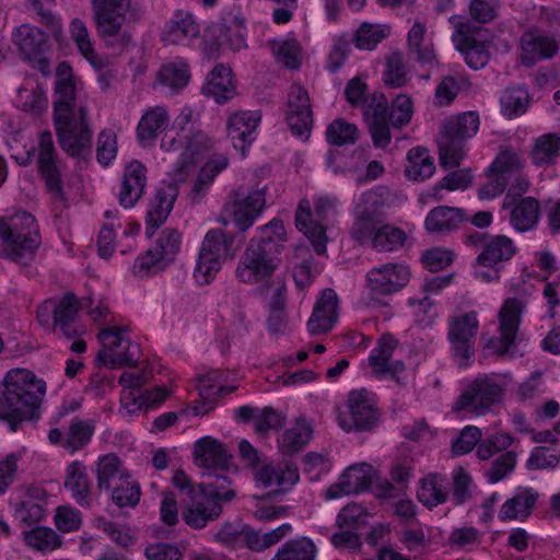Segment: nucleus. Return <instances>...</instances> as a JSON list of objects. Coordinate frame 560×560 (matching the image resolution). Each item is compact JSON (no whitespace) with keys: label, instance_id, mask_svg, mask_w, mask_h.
Here are the masks:
<instances>
[{"label":"nucleus","instance_id":"338daca9","mask_svg":"<svg viewBox=\"0 0 560 560\" xmlns=\"http://www.w3.org/2000/svg\"><path fill=\"white\" fill-rule=\"evenodd\" d=\"M517 454L514 451H506L495 458L491 467L486 471L490 483H497L508 477L515 468Z\"/></svg>","mask_w":560,"mask_h":560},{"label":"nucleus","instance_id":"3c124183","mask_svg":"<svg viewBox=\"0 0 560 560\" xmlns=\"http://www.w3.org/2000/svg\"><path fill=\"white\" fill-rule=\"evenodd\" d=\"M406 233L400 228L383 222L378 228L372 247L377 252H393L402 247L406 242Z\"/></svg>","mask_w":560,"mask_h":560},{"label":"nucleus","instance_id":"774afa93","mask_svg":"<svg viewBox=\"0 0 560 560\" xmlns=\"http://www.w3.org/2000/svg\"><path fill=\"white\" fill-rule=\"evenodd\" d=\"M272 50L277 56L278 62L285 68L298 69L301 66L300 45L294 39H288L280 43H273Z\"/></svg>","mask_w":560,"mask_h":560},{"label":"nucleus","instance_id":"e433bc0d","mask_svg":"<svg viewBox=\"0 0 560 560\" xmlns=\"http://www.w3.org/2000/svg\"><path fill=\"white\" fill-rule=\"evenodd\" d=\"M465 220V211L462 208L439 206L432 209L424 221L428 232L447 234L457 230Z\"/></svg>","mask_w":560,"mask_h":560},{"label":"nucleus","instance_id":"5701e85b","mask_svg":"<svg viewBox=\"0 0 560 560\" xmlns=\"http://www.w3.org/2000/svg\"><path fill=\"white\" fill-rule=\"evenodd\" d=\"M450 22L455 28L453 39L457 40L458 47L464 50L467 65L475 70L483 68L489 61V52L482 43H478L469 36L470 23L463 21L458 15L451 16Z\"/></svg>","mask_w":560,"mask_h":560},{"label":"nucleus","instance_id":"39448f33","mask_svg":"<svg viewBox=\"0 0 560 560\" xmlns=\"http://www.w3.org/2000/svg\"><path fill=\"white\" fill-rule=\"evenodd\" d=\"M39 245V230L31 213L19 211L0 218V257L27 265Z\"/></svg>","mask_w":560,"mask_h":560},{"label":"nucleus","instance_id":"13d9d810","mask_svg":"<svg viewBox=\"0 0 560 560\" xmlns=\"http://www.w3.org/2000/svg\"><path fill=\"white\" fill-rule=\"evenodd\" d=\"M373 468L366 463L354 464L348 467L341 477L346 481V487L352 493H359L366 490L371 486Z\"/></svg>","mask_w":560,"mask_h":560},{"label":"nucleus","instance_id":"de8ad7c7","mask_svg":"<svg viewBox=\"0 0 560 560\" xmlns=\"http://www.w3.org/2000/svg\"><path fill=\"white\" fill-rule=\"evenodd\" d=\"M70 36L80 54L96 69L104 67V60L94 49L88 27L80 19H73L70 24Z\"/></svg>","mask_w":560,"mask_h":560},{"label":"nucleus","instance_id":"e2e57ef3","mask_svg":"<svg viewBox=\"0 0 560 560\" xmlns=\"http://www.w3.org/2000/svg\"><path fill=\"white\" fill-rule=\"evenodd\" d=\"M25 541L39 551H51L61 545L60 536L48 527L33 528L26 534Z\"/></svg>","mask_w":560,"mask_h":560},{"label":"nucleus","instance_id":"6e6d98bb","mask_svg":"<svg viewBox=\"0 0 560 560\" xmlns=\"http://www.w3.org/2000/svg\"><path fill=\"white\" fill-rule=\"evenodd\" d=\"M528 98V93L523 88L506 89L500 98L502 114L508 118L524 114L527 109Z\"/></svg>","mask_w":560,"mask_h":560},{"label":"nucleus","instance_id":"ea45409f","mask_svg":"<svg viewBox=\"0 0 560 560\" xmlns=\"http://www.w3.org/2000/svg\"><path fill=\"white\" fill-rule=\"evenodd\" d=\"M450 495V482L440 474H429L421 479L418 489V500L429 509L435 508L447 501Z\"/></svg>","mask_w":560,"mask_h":560},{"label":"nucleus","instance_id":"6ab92c4d","mask_svg":"<svg viewBox=\"0 0 560 560\" xmlns=\"http://www.w3.org/2000/svg\"><path fill=\"white\" fill-rule=\"evenodd\" d=\"M37 165L49 194L62 200L61 165L49 130L39 133Z\"/></svg>","mask_w":560,"mask_h":560},{"label":"nucleus","instance_id":"69168bd1","mask_svg":"<svg viewBox=\"0 0 560 560\" xmlns=\"http://www.w3.org/2000/svg\"><path fill=\"white\" fill-rule=\"evenodd\" d=\"M514 439L508 433H495L492 434L481 442L477 446V456L481 460H487L494 454L506 451L513 443Z\"/></svg>","mask_w":560,"mask_h":560},{"label":"nucleus","instance_id":"9b49d317","mask_svg":"<svg viewBox=\"0 0 560 560\" xmlns=\"http://www.w3.org/2000/svg\"><path fill=\"white\" fill-rule=\"evenodd\" d=\"M266 190L267 186L260 183L252 187L242 185L234 188L224 203V217L230 219L240 231H246L265 208Z\"/></svg>","mask_w":560,"mask_h":560},{"label":"nucleus","instance_id":"bb28decb","mask_svg":"<svg viewBox=\"0 0 560 560\" xmlns=\"http://www.w3.org/2000/svg\"><path fill=\"white\" fill-rule=\"evenodd\" d=\"M338 296L332 289H325L316 301L312 316L307 322L312 335L329 331L338 318Z\"/></svg>","mask_w":560,"mask_h":560},{"label":"nucleus","instance_id":"c85d7f7f","mask_svg":"<svg viewBox=\"0 0 560 560\" xmlns=\"http://www.w3.org/2000/svg\"><path fill=\"white\" fill-rule=\"evenodd\" d=\"M177 196L178 188L175 184L164 185L156 190L149 202L147 212V233L149 236L166 221Z\"/></svg>","mask_w":560,"mask_h":560},{"label":"nucleus","instance_id":"a211bd4d","mask_svg":"<svg viewBox=\"0 0 560 560\" xmlns=\"http://www.w3.org/2000/svg\"><path fill=\"white\" fill-rule=\"evenodd\" d=\"M524 307V303L517 299L504 301L499 312V336L490 337L486 348L495 354L503 355L515 346Z\"/></svg>","mask_w":560,"mask_h":560},{"label":"nucleus","instance_id":"0eeeda50","mask_svg":"<svg viewBox=\"0 0 560 560\" xmlns=\"http://www.w3.org/2000/svg\"><path fill=\"white\" fill-rule=\"evenodd\" d=\"M464 237L466 245L479 252L475 262L476 275L487 282L498 280L502 265L516 254L513 241L505 235L472 231Z\"/></svg>","mask_w":560,"mask_h":560},{"label":"nucleus","instance_id":"393cba45","mask_svg":"<svg viewBox=\"0 0 560 560\" xmlns=\"http://www.w3.org/2000/svg\"><path fill=\"white\" fill-rule=\"evenodd\" d=\"M260 120L261 114L258 110H241L229 116L226 129L235 149L245 152L255 140L254 132Z\"/></svg>","mask_w":560,"mask_h":560},{"label":"nucleus","instance_id":"4be33fe9","mask_svg":"<svg viewBox=\"0 0 560 560\" xmlns=\"http://www.w3.org/2000/svg\"><path fill=\"white\" fill-rule=\"evenodd\" d=\"M259 296L268 301L269 316L268 329L271 334H283L287 327V314L284 311L287 301V287L282 279L270 283L260 284L257 288Z\"/></svg>","mask_w":560,"mask_h":560},{"label":"nucleus","instance_id":"412c9836","mask_svg":"<svg viewBox=\"0 0 560 560\" xmlns=\"http://www.w3.org/2000/svg\"><path fill=\"white\" fill-rule=\"evenodd\" d=\"M285 119L294 136L308 138L313 113L308 92L300 84H293L289 91Z\"/></svg>","mask_w":560,"mask_h":560},{"label":"nucleus","instance_id":"f704fd0d","mask_svg":"<svg viewBox=\"0 0 560 560\" xmlns=\"http://www.w3.org/2000/svg\"><path fill=\"white\" fill-rule=\"evenodd\" d=\"M91 487L86 467L80 462L71 463L67 468L65 488L82 508L92 504Z\"/></svg>","mask_w":560,"mask_h":560},{"label":"nucleus","instance_id":"20e7f679","mask_svg":"<svg viewBox=\"0 0 560 560\" xmlns=\"http://www.w3.org/2000/svg\"><path fill=\"white\" fill-rule=\"evenodd\" d=\"M198 485L199 492L183 512L185 523L196 529L217 520L222 513V504L231 502L236 495L232 480L223 471H208Z\"/></svg>","mask_w":560,"mask_h":560},{"label":"nucleus","instance_id":"72a5a7b5","mask_svg":"<svg viewBox=\"0 0 560 560\" xmlns=\"http://www.w3.org/2000/svg\"><path fill=\"white\" fill-rule=\"evenodd\" d=\"M539 492L529 487H520L512 498L501 506L499 517L501 521H525L534 511L539 499Z\"/></svg>","mask_w":560,"mask_h":560},{"label":"nucleus","instance_id":"58836bf2","mask_svg":"<svg viewBox=\"0 0 560 560\" xmlns=\"http://www.w3.org/2000/svg\"><path fill=\"white\" fill-rule=\"evenodd\" d=\"M13 42L24 59H34L47 48V35L36 26L23 24L13 33Z\"/></svg>","mask_w":560,"mask_h":560},{"label":"nucleus","instance_id":"b1692460","mask_svg":"<svg viewBox=\"0 0 560 560\" xmlns=\"http://www.w3.org/2000/svg\"><path fill=\"white\" fill-rule=\"evenodd\" d=\"M147 186V167L135 160L124 170L119 191V205L126 209L132 208L143 196Z\"/></svg>","mask_w":560,"mask_h":560},{"label":"nucleus","instance_id":"9d476101","mask_svg":"<svg viewBox=\"0 0 560 560\" xmlns=\"http://www.w3.org/2000/svg\"><path fill=\"white\" fill-rule=\"evenodd\" d=\"M152 378L149 370L139 372H124L118 383L122 386L120 404L122 409L135 415L141 410L158 407L168 397V390L164 386H156L153 389H143L142 386Z\"/></svg>","mask_w":560,"mask_h":560},{"label":"nucleus","instance_id":"ddd939ff","mask_svg":"<svg viewBox=\"0 0 560 560\" xmlns=\"http://www.w3.org/2000/svg\"><path fill=\"white\" fill-rule=\"evenodd\" d=\"M337 200L329 197H320L314 205V213L311 211L310 202L302 200L295 212L296 228L307 236L318 255L326 253V228L323 222L329 213L336 210Z\"/></svg>","mask_w":560,"mask_h":560},{"label":"nucleus","instance_id":"f03ea898","mask_svg":"<svg viewBox=\"0 0 560 560\" xmlns=\"http://www.w3.org/2000/svg\"><path fill=\"white\" fill-rule=\"evenodd\" d=\"M46 395V383L26 369H12L0 385V421L11 432L42 417L40 407Z\"/></svg>","mask_w":560,"mask_h":560},{"label":"nucleus","instance_id":"6e6552de","mask_svg":"<svg viewBox=\"0 0 560 560\" xmlns=\"http://www.w3.org/2000/svg\"><path fill=\"white\" fill-rule=\"evenodd\" d=\"M280 260L277 245L252 238L238 259L235 277L245 284L270 283L280 279L272 277Z\"/></svg>","mask_w":560,"mask_h":560},{"label":"nucleus","instance_id":"7c9ffc66","mask_svg":"<svg viewBox=\"0 0 560 560\" xmlns=\"http://www.w3.org/2000/svg\"><path fill=\"white\" fill-rule=\"evenodd\" d=\"M195 464L207 470L225 471L229 467L230 456L218 440L206 436L198 440L194 448Z\"/></svg>","mask_w":560,"mask_h":560},{"label":"nucleus","instance_id":"4468645a","mask_svg":"<svg viewBox=\"0 0 560 560\" xmlns=\"http://www.w3.org/2000/svg\"><path fill=\"white\" fill-rule=\"evenodd\" d=\"M353 217L350 230L351 238L359 245L372 243L378 228L386 221L381 196L373 190L363 192L355 206Z\"/></svg>","mask_w":560,"mask_h":560},{"label":"nucleus","instance_id":"dca6fc26","mask_svg":"<svg viewBox=\"0 0 560 560\" xmlns=\"http://www.w3.org/2000/svg\"><path fill=\"white\" fill-rule=\"evenodd\" d=\"M98 339L104 349L98 352V361L110 368L133 366L139 360L140 348L129 338L125 337L119 327H107L100 331Z\"/></svg>","mask_w":560,"mask_h":560},{"label":"nucleus","instance_id":"4d7b16f0","mask_svg":"<svg viewBox=\"0 0 560 560\" xmlns=\"http://www.w3.org/2000/svg\"><path fill=\"white\" fill-rule=\"evenodd\" d=\"M180 248V234L174 229L162 231L154 248L149 249V254H156L159 259H163L167 265L174 260Z\"/></svg>","mask_w":560,"mask_h":560},{"label":"nucleus","instance_id":"a878e982","mask_svg":"<svg viewBox=\"0 0 560 560\" xmlns=\"http://www.w3.org/2000/svg\"><path fill=\"white\" fill-rule=\"evenodd\" d=\"M348 404L351 422L340 421V425L347 431L352 429L357 431L371 429L376 421V410L370 393L365 389L352 390L349 394Z\"/></svg>","mask_w":560,"mask_h":560},{"label":"nucleus","instance_id":"bf43d9fd","mask_svg":"<svg viewBox=\"0 0 560 560\" xmlns=\"http://www.w3.org/2000/svg\"><path fill=\"white\" fill-rule=\"evenodd\" d=\"M326 138L330 144L338 147L353 144L359 138V129L354 124L336 119L328 126Z\"/></svg>","mask_w":560,"mask_h":560},{"label":"nucleus","instance_id":"8fccbe9b","mask_svg":"<svg viewBox=\"0 0 560 560\" xmlns=\"http://www.w3.org/2000/svg\"><path fill=\"white\" fill-rule=\"evenodd\" d=\"M235 386H217L211 383L210 377H203L199 381L198 389L200 400L194 406L195 416L207 415L215 406V398L232 393Z\"/></svg>","mask_w":560,"mask_h":560},{"label":"nucleus","instance_id":"49530a36","mask_svg":"<svg viewBox=\"0 0 560 560\" xmlns=\"http://www.w3.org/2000/svg\"><path fill=\"white\" fill-rule=\"evenodd\" d=\"M409 164L405 175L411 180L422 182L431 177L435 171L434 160L425 148H413L407 154Z\"/></svg>","mask_w":560,"mask_h":560},{"label":"nucleus","instance_id":"f3484780","mask_svg":"<svg viewBox=\"0 0 560 560\" xmlns=\"http://www.w3.org/2000/svg\"><path fill=\"white\" fill-rule=\"evenodd\" d=\"M505 392V385L492 376L475 378L458 397L455 409L468 410L477 416L485 415L492 406L500 402Z\"/></svg>","mask_w":560,"mask_h":560},{"label":"nucleus","instance_id":"1a4fd4ad","mask_svg":"<svg viewBox=\"0 0 560 560\" xmlns=\"http://www.w3.org/2000/svg\"><path fill=\"white\" fill-rule=\"evenodd\" d=\"M479 116L475 112L464 113L447 120L439 137L440 164L443 168H455L463 160L464 142L476 135Z\"/></svg>","mask_w":560,"mask_h":560},{"label":"nucleus","instance_id":"473e14b6","mask_svg":"<svg viewBox=\"0 0 560 560\" xmlns=\"http://www.w3.org/2000/svg\"><path fill=\"white\" fill-rule=\"evenodd\" d=\"M170 115L164 106L148 108L137 126V138L141 145L151 147L170 125Z\"/></svg>","mask_w":560,"mask_h":560},{"label":"nucleus","instance_id":"680f3d73","mask_svg":"<svg viewBox=\"0 0 560 560\" xmlns=\"http://www.w3.org/2000/svg\"><path fill=\"white\" fill-rule=\"evenodd\" d=\"M384 83L388 88H401L408 82V75L401 52H392L386 59V69L383 73Z\"/></svg>","mask_w":560,"mask_h":560},{"label":"nucleus","instance_id":"09e8293b","mask_svg":"<svg viewBox=\"0 0 560 560\" xmlns=\"http://www.w3.org/2000/svg\"><path fill=\"white\" fill-rule=\"evenodd\" d=\"M317 548L308 537H299L284 542L271 560H315Z\"/></svg>","mask_w":560,"mask_h":560},{"label":"nucleus","instance_id":"864d4df0","mask_svg":"<svg viewBox=\"0 0 560 560\" xmlns=\"http://www.w3.org/2000/svg\"><path fill=\"white\" fill-rule=\"evenodd\" d=\"M18 106L26 113L39 114L47 109L48 101L39 85L22 86L18 91Z\"/></svg>","mask_w":560,"mask_h":560},{"label":"nucleus","instance_id":"c756f323","mask_svg":"<svg viewBox=\"0 0 560 560\" xmlns=\"http://www.w3.org/2000/svg\"><path fill=\"white\" fill-rule=\"evenodd\" d=\"M200 28L192 14L176 11L166 22L161 38L166 44L185 45L199 36Z\"/></svg>","mask_w":560,"mask_h":560},{"label":"nucleus","instance_id":"a19ab883","mask_svg":"<svg viewBox=\"0 0 560 560\" xmlns=\"http://www.w3.org/2000/svg\"><path fill=\"white\" fill-rule=\"evenodd\" d=\"M540 215V206L534 197L521 198L512 208L510 223L518 232H527L536 226Z\"/></svg>","mask_w":560,"mask_h":560},{"label":"nucleus","instance_id":"aec40b11","mask_svg":"<svg viewBox=\"0 0 560 560\" xmlns=\"http://www.w3.org/2000/svg\"><path fill=\"white\" fill-rule=\"evenodd\" d=\"M410 279V271L402 264H384L366 272V285L373 296H386L400 291Z\"/></svg>","mask_w":560,"mask_h":560},{"label":"nucleus","instance_id":"2f4dec72","mask_svg":"<svg viewBox=\"0 0 560 560\" xmlns=\"http://www.w3.org/2000/svg\"><path fill=\"white\" fill-rule=\"evenodd\" d=\"M201 93L213 98L218 104H224L236 95V85L232 79V70L224 65H217L208 74Z\"/></svg>","mask_w":560,"mask_h":560},{"label":"nucleus","instance_id":"a18cd8bd","mask_svg":"<svg viewBox=\"0 0 560 560\" xmlns=\"http://www.w3.org/2000/svg\"><path fill=\"white\" fill-rule=\"evenodd\" d=\"M159 82L172 92L183 90L190 80L189 65L182 58L163 65L158 73Z\"/></svg>","mask_w":560,"mask_h":560},{"label":"nucleus","instance_id":"7ed1b4c3","mask_svg":"<svg viewBox=\"0 0 560 560\" xmlns=\"http://www.w3.org/2000/svg\"><path fill=\"white\" fill-rule=\"evenodd\" d=\"M176 135H166L161 141V148L166 152L182 150L173 179L184 182L197 162L212 148V140L196 127L194 110L184 107L174 120Z\"/></svg>","mask_w":560,"mask_h":560},{"label":"nucleus","instance_id":"5fc2aeb1","mask_svg":"<svg viewBox=\"0 0 560 560\" xmlns=\"http://www.w3.org/2000/svg\"><path fill=\"white\" fill-rule=\"evenodd\" d=\"M94 427L90 421L73 419L63 439V448L74 453L83 448L91 440Z\"/></svg>","mask_w":560,"mask_h":560},{"label":"nucleus","instance_id":"f8f14e48","mask_svg":"<svg viewBox=\"0 0 560 560\" xmlns=\"http://www.w3.org/2000/svg\"><path fill=\"white\" fill-rule=\"evenodd\" d=\"M234 236L222 230H210L202 242L194 277L200 283L209 281L221 269V261L234 255Z\"/></svg>","mask_w":560,"mask_h":560},{"label":"nucleus","instance_id":"c9c22d12","mask_svg":"<svg viewBox=\"0 0 560 560\" xmlns=\"http://www.w3.org/2000/svg\"><path fill=\"white\" fill-rule=\"evenodd\" d=\"M229 165V159L223 153H213L199 171L189 192L192 202H199L208 192L219 173Z\"/></svg>","mask_w":560,"mask_h":560},{"label":"nucleus","instance_id":"0e129e2a","mask_svg":"<svg viewBox=\"0 0 560 560\" xmlns=\"http://www.w3.org/2000/svg\"><path fill=\"white\" fill-rule=\"evenodd\" d=\"M412 114L413 104L411 97L406 94H399L392 102V107L388 112V119L393 127L400 128L410 122Z\"/></svg>","mask_w":560,"mask_h":560},{"label":"nucleus","instance_id":"cd10ccee","mask_svg":"<svg viewBox=\"0 0 560 560\" xmlns=\"http://www.w3.org/2000/svg\"><path fill=\"white\" fill-rule=\"evenodd\" d=\"M523 62L527 66L553 57L559 48L557 40L541 31L529 30L521 37Z\"/></svg>","mask_w":560,"mask_h":560},{"label":"nucleus","instance_id":"423d86ee","mask_svg":"<svg viewBox=\"0 0 560 560\" xmlns=\"http://www.w3.org/2000/svg\"><path fill=\"white\" fill-rule=\"evenodd\" d=\"M91 4L98 35L105 44L119 49L130 45L132 36L122 31V25L140 20L139 5L131 0H91Z\"/></svg>","mask_w":560,"mask_h":560},{"label":"nucleus","instance_id":"4c0bfd02","mask_svg":"<svg viewBox=\"0 0 560 560\" xmlns=\"http://www.w3.org/2000/svg\"><path fill=\"white\" fill-rule=\"evenodd\" d=\"M97 489L108 491L130 476L115 454H106L98 458L95 468Z\"/></svg>","mask_w":560,"mask_h":560},{"label":"nucleus","instance_id":"37998d69","mask_svg":"<svg viewBox=\"0 0 560 560\" xmlns=\"http://www.w3.org/2000/svg\"><path fill=\"white\" fill-rule=\"evenodd\" d=\"M427 32V27L420 21H416L411 28L408 32V48L409 54L420 63V65H435L436 56L433 49V45L431 43L424 42V35Z\"/></svg>","mask_w":560,"mask_h":560},{"label":"nucleus","instance_id":"79ce46f5","mask_svg":"<svg viewBox=\"0 0 560 560\" xmlns=\"http://www.w3.org/2000/svg\"><path fill=\"white\" fill-rule=\"evenodd\" d=\"M560 156V136L545 133L534 140L530 159L538 167L555 165Z\"/></svg>","mask_w":560,"mask_h":560},{"label":"nucleus","instance_id":"f257e3e1","mask_svg":"<svg viewBox=\"0 0 560 560\" xmlns=\"http://www.w3.org/2000/svg\"><path fill=\"white\" fill-rule=\"evenodd\" d=\"M75 82L72 68L66 61L56 69L54 126L60 148L71 158H85L92 151L93 130L89 109L75 106Z\"/></svg>","mask_w":560,"mask_h":560},{"label":"nucleus","instance_id":"2eb2a0df","mask_svg":"<svg viewBox=\"0 0 560 560\" xmlns=\"http://www.w3.org/2000/svg\"><path fill=\"white\" fill-rule=\"evenodd\" d=\"M478 329L479 322L475 311L450 317L447 339L459 366L470 364L475 355V338Z\"/></svg>","mask_w":560,"mask_h":560},{"label":"nucleus","instance_id":"052dcab7","mask_svg":"<svg viewBox=\"0 0 560 560\" xmlns=\"http://www.w3.org/2000/svg\"><path fill=\"white\" fill-rule=\"evenodd\" d=\"M140 497V486L132 477L124 479L112 491V500L119 508H135L139 503Z\"/></svg>","mask_w":560,"mask_h":560},{"label":"nucleus","instance_id":"603ef678","mask_svg":"<svg viewBox=\"0 0 560 560\" xmlns=\"http://www.w3.org/2000/svg\"><path fill=\"white\" fill-rule=\"evenodd\" d=\"M397 341L389 335H383L377 346L371 351L369 362L377 375H385L389 372V361L396 349Z\"/></svg>","mask_w":560,"mask_h":560},{"label":"nucleus","instance_id":"c03bdc74","mask_svg":"<svg viewBox=\"0 0 560 560\" xmlns=\"http://www.w3.org/2000/svg\"><path fill=\"white\" fill-rule=\"evenodd\" d=\"M313 429L308 421L299 418L292 428L284 431L280 440V451L285 455L300 452L312 439Z\"/></svg>","mask_w":560,"mask_h":560}]
</instances>
